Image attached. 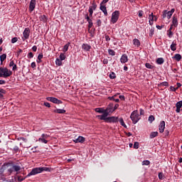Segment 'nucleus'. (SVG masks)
I'll use <instances>...</instances> for the list:
<instances>
[{
  "label": "nucleus",
  "mask_w": 182,
  "mask_h": 182,
  "mask_svg": "<svg viewBox=\"0 0 182 182\" xmlns=\"http://www.w3.org/2000/svg\"><path fill=\"white\" fill-rule=\"evenodd\" d=\"M42 171H50V168H48V167L34 168L27 175V177H31V176H35L36 174H39V173H42Z\"/></svg>",
  "instance_id": "nucleus-1"
},
{
  "label": "nucleus",
  "mask_w": 182,
  "mask_h": 182,
  "mask_svg": "<svg viewBox=\"0 0 182 182\" xmlns=\"http://www.w3.org/2000/svg\"><path fill=\"white\" fill-rule=\"evenodd\" d=\"M14 171H16V173H18V171H21V166L11 163L7 164V174L11 176Z\"/></svg>",
  "instance_id": "nucleus-2"
},
{
  "label": "nucleus",
  "mask_w": 182,
  "mask_h": 182,
  "mask_svg": "<svg viewBox=\"0 0 182 182\" xmlns=\"http://www.w3.org/2000/svg\"><path fill=\"white\" fill-rule=\"evenodd\" d=\"M12 76V71L6 68H0V77H9Z\"/></svg>",
  "instance_id": "nucleus-3"
},
{
  "label": "nucleus",
  "mask_w": 182,
  "mask_h": 182,
  "mask_svg": "<svg viewBox=\"0 0 182 182\" xmlns=\"http://www.w3.org/2000/svg\"><path fill=\"white\" fill-rule=\"evenodd\" d=\"M130 119H132L134 124H136L140 120V115H139V112L137 110H135L132 112Z\"/></svg>",
  "instance_id": "nucleus-4"
},
{
  "label": "nucleus",
  "mask_w": 182,
  "mask_h": 182,
  "mask_svg": "<svg viewBox=\"0 0 182 182\" xmlns=\"http://www.w3.org/2000/svg\"><path fill=\"white\" fill-rule=\"evenodd\" d=\"M176 9H172L171 11L164 10L163 11L162 18L164 19L165 18H167L168 19H170L171 16H173V14H174V11Z\"/></svg>",
  "instance_id": "nucleus-5"
},
{
  "label": "nucleus",
  "mask_w": 182,
  "mask_h": 182,
  "mask_svg": "<svg viewBox=\"0 0 182 182\" xmlns=\"http://www.w3.org/2000/svg\"><path fill=\"white\" fill-rule=\"evenodd\" d=\"M120 15V11H115L112 13V23H116L119 21V16Z\"/></svg>",
  "instance_id": "nucleus-6"
},
{
  "label": "nucleus",
  "mask_w": 182,
  "mask_h": 182,
  "mask_svg": "<svg viewBox=\"0 0 182 182\" xmlns=\"http://www.w3.org/2000/svg\"><path fill=\"white\" fill-rule=\"evenodd\" d=\"M29 35H31V29H29V28H26L23 32V41H25V39H29Z\"/></svg>",
  "instance_id": "nucleus-7"
},
{
  "label": "nucleus",
  "mask_w": 182,
  "mask_h": 182,
  "mask_svg": "<svg viewBox=\"0 0 182 182\" xmlns=\"http://www.w3.org/2000/svg\"><path fill=\"white\" fill-rule=\"evenodd\" d=\"M46 100L48 102H52V103H55L56 105H60L62 104V101L60 100H58V98L56 97H48L46 98Z\"/></svg>",
  "instance_id": "nucleus-8"
},
{
  "label": "nucleus",
  "mask_w": 182,
  "mask_h": 182,
  "mask_svg": "<svg viewBox=\"0 0 182 182\" xmlns=\"http://www.w3.org/2000/svg\"><path fill=\"white\" fill-rule=\"evenodd\" d=\"M119 122V117H108L107 119V123H117Z\"/></svg>",
  "instance_id": "nucleus-9"
},
{
  "label": "nucleus",
  "mask_w": 182,
  "mask_h": 182,
  "mask_svg": "<svg viewBox=\"0 0 182 182\" xmlns=\"http://www.w3.org/2000/svg\"><path fill=\"white\" fill-rule=\"evenodd\" d=\"M10 150H12V151H14V153H18L19 151V147L16 145H15V143L11 142L9 144Z\"/></svg>",
  "instance_id": "nucleus-10"
},
{
  "label": "nucleus",
  "mask_w": 182,
  "mask_h": 182,
  "mask_svg": "<svg viewBox=\"0 0 182 182\" xmlns=\"http://www.w3.org/2000/svg\"><path fill=\"white\" fill-rule=\"evenodd\" d=\"M36 6V0H31L30 5H29L30 12H33Z\"/></svg>",
  "instance_id": "nucleus-11"
},
{
  "label": "nucleus",
  "mask_w": 182,
  "mask_h": 182,
  "mask_svg": "<svg viewBox=\"0 0 182 182\" xmlns=\"http://www.w3.org/2000/svg\"><path fill=\"white\" fill-rule=\"evenodd\" d=\"M164 129H166V122L164 121H162L160 122V124L159 126V132L164 133Z\"/></svg>",
  "instance_id": "nucleus-12"
},
{
  "label": "nucleus",
  "mask_w": 182,
  "mask_h": 182,
  "mask_svg": "<svg viewBox=\"0 0 182 182\" xmlns=\"http://www.w3.org/2000/svg\"><path fill=\"white\" fill-rule=\"evenodd\" d=\"M18 140H22L23 141V143H25L23 144L24 149H29V147H31V145L26 144V143H28V139L26 138L19 137V138H18Z\"/></svg>",
  "instance_id": "nucleus-13"
},
{
  "label": "nucleus",
  "mask_w": 182,
  "mask_h": 182,
  "mask_svg": "<svg viewBox=\"0 0 182 182\" xmlns=\"http://www.w3.org/2000/svg\"><path fill=\"white\" fill-rule=\"evenodd\" d=\"M85 18L87 20V21L89 23L88 29H90L93 26V21H92V19L87 14L85 15Z\"/></svg>",
  "instance_id": "nucleus-14"
},
{
  "label": "nucleus",
  "mask_w": 182,
  "mask_h": 182,
  "mask_svg": "<svg viewBox=\"0 0 182 182\" xmlns=\"http://www.w3.org/2000/svg\"><path fill=\"white\" fill-rule=\"evenodd\" d=\"M100 9H101L105 16H107V9H106V6H105V4L101 3Z\"/></svg>",
  "instance_id": "nucleus-15"
},
{
  "label": "nucleus",
  "mask_w": 182,
  "mask_h": 182,
  "mask_svg": "<svg viewBox=\"0 0 182 182\" xmlns=\"http://www.w3.org/2000/svg\"><path fill=\"white\" fill-rule=\"evenodd\" d=\"M82 48L83 49V50H85L86 52H89V50L92 49V46H90V45L89 44L83 43L82 45Z\"/></svg>",
  "instance_id": "nucleus-16"
},
{
  "label": "nucleus",
  "mask_w": 182,
  "mask_h": 182,
  "mask_svg": "<svg viewBox=\"0 0 182 182\" xmlns=\"http://www.w3.org/2000/svg\"><path fill=\"white\" fill-rule=\"evenodd\" d=\"M85 139L82 136H79L77 139L73 140L74 143H84Z\"/></svg>",
  "instance_id": "nucleus-17"
},
{
  "label": "nucleus",
  "mask_w": 182,
  "mask_h": 182,
  "mask_svg": "<svg viewBox=\"0 0 182 182\" xmlns=\"http://www.w3.org/2000/svg\"><path fill=\"white\" fill-rule=\"evenodd\" d=\"M120 60L121 63H127V62L129 60L127 55L123 54L120 58Z\"/></svg>",
  "instance_id": "nucleus-18"
},
{
  "label": "nucleus",
  "mask_w": 182,
  "mask_h": 182,
  "mask_svg": "<svg viewBox=\"0 0 182 182\" xmlns=\"http://www.w3.org/2000/svg\"><path fill=\"white\" fill-rule=\"evenodd\" d=\"M105 110L109 112L110 113H113V112H114L113 103H110Z\"/></svg>",
  "instance_id": "nucleus-19"
},
{
  "label": "nucleus",
  "mask_w": 182,
  "mask_h": 182,
  "mask_svg": "<svg viewBox=\"0 0 182 182\" xmlns=\"http://www.w3.org/2000/svg\"><path fill=\"white\" fill-rule=\"evenodd\" d=\"M178 25V21H177V18L176 16H173L172 20V26H174V28H177Z\"/></svg>",
  "instance_id": "nucleus-20"
},
{
  "label": "nucleus",
  "mask_w": 182,
  "mask_h": 182,
  "mask_svg": "<svg viewBox=\"0 0 182 182\" xmlns=\"http://www.w3.org/2000/svg\"><path fill=\"white\" fill-rule=\"evenodd\" d=\"M149 25L151 26L153 25V22H154V15H153V13L149 15Z\"/></svg>",
  "instance_id": "nucleus-21"
},
{
  "label": "nucleus",
  "mask_w": 182,
  "mask_h": 182,
  "mask_svg": "<svg viewBox=\"0 0 182 182\" xmlns=\"http://www.w3.org/2000/svg\"><path fill=\"white\" fill-rule=\"evenodd\" d=\"M54 113H58V114H65L66 113V110L61 109H56L54 110Z\"/></svg>",
  "instance_id": "nucleus-22"
},
{
  "label": "nucleus",
  "mask_w": 182,
  "mask_h": 182,
  "mask_svg": "<svg viewBox=\"0 0 182 182\" xmlns=\"http://www.w3.org/2000/svg\"><path fill=\"white\" fill-rule=\"evenodd\" d=\"M97 117L100 119V120H105V123L107 122V117H105L103 114L102 115H97Z\"/></svg>",
  "instance_id": "nucleus-23"
},
{
  "label": "nucleus",
  "mask_w": 182,
  "mask_h": 182,
  "mask_svg": "<svg viewBox=\"0 0 182 182\" xmlns=\"http://www.w3.org/2000/svg\"><path fill=\"white\" fill-rule=\"evenodd\" d=\"M171 50H173V52L177 50V43H174V41H173L171 45Z\"/></svg>",
  "instance_id": "nucleus-24"
},
{
  "label": "nucleus",
  "mask_w": 182,
  "mask_h": 182,
  "mask_svg": "<svg viewBox=\"0 0 182 182\" xmlns=\"http://www.w3.org/2000/svg\"><path fill=\"white\" fill-rule=\"evenodd\" d=\"M5 170H8L7 164L1 166V167L0 168V173L2 174V173H4V171H5Z\"/></svg>",
  "instance_id": "nucleus-25"
},
{
  "label": "nucleus",
  "mask_w": 182,
  "mask_h": 182,
  "mask_svg": "<svg viewBox=\"0 0 182 182\" xmlns=\"http://www.w3.org/2000/svg\"><path fill=\"white\" fill-rule=\"evenodd\" d=\"M116 96H117V95H114L112 97H109L108 99L109 100H113L114 102H116V103H119V102H120V100L119 99H115Z\"/></svg>",
  "instance_id": "nucleus-26"
},
{
  "label": "nucleus",
  "mask_w": 182,
  "mask_h": 182,
  "mask_svg": "<svg viewBox=\"0 0 182 182\" xmlns=\"http://www.w3.org/2000/svg\"><path fill=\"white\" fill-rule=\"evenodd\" d=\"M159 136L158 132H153L150 134V139H154V137H157Z\"/></svg>",
  "instance_id": "nucleus-27"
},
{
  "label": "nucleus",
  "mask_w": 182,
  "mask_h": 182,
  "mask_svg": "<svg viewBox=\"0 0 182 182\" xmlns=\"http://www.w3.org/2000/svg\"><path fill=\"white\" fill-rule=\"evenodd\" d=\"M173 59H176L177 62H180L181 60V55L180 54H175V55L173 57Z\"/></svg>",
  "instance_id": "nucleus-28"
},
{
  "label": "nucleus",
  "mask_w": 182,
  "mask_h": 182,
  "mask_svg": "<svg viewBox=\"0 0 182 182\" xmlns=\"http://www.w3.org/2000/svg\"><path fill=\"white\" fill-rule=\"evenodd\" d=\"M133 43H134V45L135 46H137L138 48H139V46H140V41H139V39L134 38V39L133 40Z\"/></svg>",
  "instance_id": "nucleus-29"
},
{
  "label": "nucleus",
  "mask_w": 182,
  "mask_h": 182,
  "mask_svg": "<svg viewBox=\"0 0 182 182\" xmlns=\"http://www.w3.org/2000/svg\"><path fill=\"white\" fill-rule=\"evenodd\" d=\"M156 63L158 65H163L164 63V59L163 58H159L156 60Z\"/></svg>",
  "instance_id": "nucleus-30"
},
{
  "label": "nucleus",
  "mask_w": 182,
  "mask_h": 182,
  "mask_svg": "<svg viewBox=\"0 0 182 182\" xmlns=\"http://www.w3.org/2000/svg\"><path fill=\"white\" fill-rule=\"evenodd\" d=\"M119 123H120L121 126H122L125 129H127V125H126V124L124 123V121L123 120V118L119 119Z\"/></svg>",
  "instance_id": "nucleus-31"
},
{
  "label": "nucleus",
  "mask_w": 182,
  "mask_h": 182,
  "mask_svg": "<svg viewBox=\"0 0 182 182\" xmlns=\"http://www.w3.org/2000/svg\"><path fill=\"white\" fill-rule=\"evenodd\" d=\"M6 59V54H3L0 56L1 64L4 63V60Z\"/></svg>",
  "instance_id": "nucleus-32"
},
{
  "label": "nucleus",
  "mask_w": 182,
  "mask_h": 182,
  "mask_svg": "<svg viewBox=\"0 0 182 182\" xmlns=\"http://www.w3.org/2000/svg\"><path fill=\"white\" fill-rule=\"evenodd\" d=\"M90 8H91L94 11H96V8H97V5L96 4V2L92 1V6H90Z\"/></svg>",
  "instance_id": "nucleus-33"
},
{
  "label": "nucleus",
  "mask_w": 182,
  "mask_h": 182,
  "mask_svg": "<svg viewBox=\"0 0 182 182\" xmlns=\"http://www.w3.org/2000/svg\"><path fill=\"white\" fill-rule=\"evenodd\" d=\"M70 45V43H68L65 44L63 47V52H68V50L69 49V46Z\"/></svg>",
  "instance_id": "nucleus-34"
},
{
  "label": "nucleus",
  "mask_w": 182,
  "mask_h": 182,
  "mask_svg": "<svg viewBox=\"0 0 182 182\" xmlns=\"http://www.w3.org/2000/svg\"><path fill=\"white\" fill-rule=\"evenodd\" d=\"M55 65H57V66H62V60L59 58H57L55 60Z\"/></svg>",
  "instance_id": "nucleus-35"
},
{
  "label": "nucleus",
  "mask_w": 182,
  "mask_h": 182,
  "mask_svg": "<svg viewBox=\"0 0 182 182\" xmlns=\"http://www.w3.org/2000/svg\"><path fill=\"white\" fill-rule=\"evenodd\" d=\"M38 141H41V143H44V144H48V140H46L45 138H39Z\"/></svg>",
  "instance_id": "nucleus-36"
},
{
  "label": "nucleus",
  "mask_w": 182,
  "mask_h": 182,
  "mask_svg": "<svg viewBox=\"0 0 182 182\" xmlns=\"http://www.w3.org/2000/svg\"><path fill=\"white\" fill-rule=\"evenodd\" d=\"M108 53L109 55H111V56H114V55H116V52L112 49L108 50Z\"/></svg>",
  "instance_id": "nucleus-37"
},
{
  "label": "nucleus",
  "mask_w": 182,
  "mask_h": 182,
  "mask_svg": "<svg viewBox=\"0 0 182 182\" xmlns=\"http://www.w3.org/2000/svg\"><path fill=\"white\" fill-rule=\"evenodd\" d=\"M150 165V161L145 160L142 161V166H149Z\"/></svg>",
  "instance_id": "nucleus-38"
},
{
  "label": "nucleus",
  "mask_w": 182,
  "mask_h": 182,
  "mask_svg": "<svg viewBox=\"0 0 182 182\" xmlns=\"http://www.w3.org/2000/svg\"><path fill=\"white\" fill-rule=\"evenodd\" d=\"M93 11H95L93 9H92L91 7H89L88 12L90 13V18L93 16Z\"/></svg>",
  "instance_id": "nucleus-39"
},
{
  "label": "nucleus",
  "mask_w": 182,
  "mask_h": 182,
  "mask_svg": "<svg viewBox=\"0 0 182 182\" xmlns=\"http://www.w3.org/2000/svg\"><path fill=\"white\" fill-rule=\"evenodd\" d=\"M167 35H168V38H173V31L168 30Z\"/></svg>",
  "instance_id": "nucleus-40"
},
{
  "label": "nucleus",
  "mask_w": 182,
  "mask_h": 182,
  "mask_svg": "<svg viewBox=\"0 0 182 182\" xmlns=\"http://www.w3.org/2000/svg\"><path fill=\"white\" fill-rule=\"evenodd\" d=\"M65 59H66V55H65L64 53H60V60H65Z\"/></svg>",
  "instance_id": "nucleus-41"
},
{
  "label": "nucleus",
  "mask_w": 182,
  "mask_h": 182,
  "mask_svg": "<svg viewBox=\"0 0 182 182\" xmlns=\"http://www.w3.org/2000/svg\"><path fill=\"white\" fill-rule=\"evenodd\" d=\"M40 19H41V21H43V22H46V21H47L46 16H45V15L41 16L40 17Z\"/></svg>",
  "instance_id": "nucleus-42"
},
{
  "label": "nucleus",
  "mask_w": 182,
  "mask_h": 182,
  "mask_svg": "<svg viewBox=\"0 0 182 182\" xmlns=\"http://www.w3.org/2000/svg\"><path fill=\"white\" fill-rule=\"evenodd\" d=\"M149 122H150V123H153V122H154V116H153V115L149 116Z\"/></svg>",
  "instance_id": "nucleus-43"
},
{
  "label": "nucleus",
  "mask_w": 182,
  "mask_h": 182,
  "mask_svg": "<svg viewBox=\"0 0 182 182\" xmlns=\"http://www.w3.org/2000/svg\"><path fill=\"white\" fill-rule=\"evenodd\" d=\"M176 107L181 109V107H182V101L178 102L176 105Z\"/></svg>",
  "instance_id": "nucleus-44"
},
{
  "label": "nucleus",
  "mask_w": 182,
  "mask_h": 182,
  "mask_svg": "<svg viewBox=\"0 0 182 182\" xmlns=\"http://www.w3.org/2000/svg\"><path fill=\"white\" fill-rule=\"evenodd\" d=\"M95 112H97V113H103L104 112L102 108H96Z\"/></svg>",
  "instance_id": "nucleus-45"
},
{
  "label": "nucleus",
  "mask_w": 182,
  "mask_h": 182,
  "mask_svg": "<svg viewBox=\"0 0 182 182\" xmlns=\"http://www.w3.org/2000/svg\"><path fill=\"white\" fill-rule=\"evenodd\" d=\"M110 79H116V74L114 73H111L109 74Z\"/></svg>",
  "instance_id": "nucleus-46"
},
{
  "label": "nucleus",
  "mask_w": 182,
  "mask_h": 182,
  "mask_svg": "<svg viewBox=\"0 0 182 182\" xmlns=\"http://www.w3.org/2000/svg\"><path fill=\"white\" fill-rule=\"evenodd\" d=\"M159 180H163V178H164V175L163 174V172H160L159 173Z\"/></svg>",
  "instance_id": "nucleus-47"
},
{
  "label": "nucleus",
  "mask_w": 182,
  "mask_h": 182,
  "mask_svg": "<svg viewBox=\"0 0 182 182\" xmlns=\"http://www.w3.org/2000/svg\"><path fill=\"white\" fill-rule=\"evenodd\" d=\"M153 35H154V28L150 29L149 36L151 38V36H153Z\"/></svg>",
  "instance_id": "nucleus-48"
},
{
  "label": "nucleus",
  "mask_w": 182,
  "mask_h": 182,
  "mask_svg": "<svg viewBox=\"0 0 182 182\" xmlns=\"http://www.w3.org/2000/svg\"><path fill=\"white\" fill-rule=\"evenodd\" d=\"M105 117H107L109 116V113H110L107 109H105L104 112H102Z\"/></svg>",
  "instance_id": "nucleus-49"
},
{
  "label": "nucleus",
  "mask_w": 182,
  "mask_h": 182,
  "mask_svg": "<svg viewBox=\"0 0 182 182\" xmlns=\"http://www.w3.org/2000/svg\"><path fill=\"white\" fill-rule=\"evenodd\" d=\"M16 42H18V38L16 37L11 39V43H16Z\"/></svg>",
  "instance_id": "nucleus-50"
},
{
  "label": "nucleus",
  "mask_w": 182,
  "mask_h": 182,
  "mask_svg": "<svg viewBox=\"0 0 182 182\" xmlns=\"http://www.w3.org/2000/svg\"><path fill=\"white\" fill-rule=\"evenodd\" d=\"M28 59H32V58H33V53L32 52H30L28 54Z\"/></svg>",
  "instance_id": "nucleus-51"
},
{
  "label": "nucleus",
  "mask_w": 182,
  "mask_h": 182,
  "mask_svg": "<svg viewBox=\"0 0 182 182\" xmlns=\"http://www.w3.org/2000/svg\"><path fill=\"white\" fill-rule=\"evenodd\" d=\"M43 58V53H40V54L38 55V60H42Z\"/></svg>",
  "instance_id": "nucleus-52"
},
{
  "label": "nucleus",
  "mask_w": 182,
  "mask_h": 182,
  "mask_svg": "<svg viewBox=\"0 0 182 182\" xmlns=\"http://www.w3.org/2000/svg\"><path fill=\"white\" fill-rule=\"evenodd\" d=\"M97 26H102V21L100 19L97 20Z\"/></svg>",
  "instance_id": "nucleus-53"
},
{
  "label": "nucleus",
  "mask_w": 182,
  "mask_h": 182,
  "mask_svg": "<svg viewBox=\"0 0 182 182\" xmlns=\"http://www.w3.org/2000/svg\"><path fill=\"white\" fill-rule=\"evenodd\" d=\"M177 89H178V87H174L173 86H171L170 87V90L172 91V92H176L177 90Z\"/></svg>",
  "instance_id": "nucleus-54"
},
{
  "label": "nucleus",
  "mask_w": 182,
  "mask_h": 182,
  "mask_svg": "<svg viewBox=\"0 0 182 182\" xmlns=\"http://www.w3.org/2000/svg\"><path fill=\"white\" fill-rule=\"evenodd\" d=\"M134 149H139V142H134Z\"/></svg>",
  "instance_id": "nucleus-55"
},
{
  "label": "nucleus",
  "mask_w": 182,
  "mask_h": 182,
  "mask_svg": "<svg viewBox=\"0 0 182 182\" xmlns=\"http://www.w3.org/2000/svg\"><path fill=\"white\" fill-rule=\"evenodd\" d=\"M145 66H146V68H147V69H151V64L150 63H146L145 64Z\"/></svg>",
  "instance_id": "nucleus-56"
},
{
  "label": "nucleus",
  "mask_w": 182,
  "mask_h": 182,
  "mask_svg": "<svg viewBox=\"0 0 182 182\" xmlns=\"http://www.w3.org/2000/svg\"><path fill=\"white\" fill-rule=\"evenodd\" d=\"M31 66L33 69H35V68H36V63L35 62L31 63Z\"/></svg>",
  "instance_id": "nucleus-57"
},
{
  "label": "nucleus",
  "mask_w": 182,
  "mask_h": 182,
  "mask_svg": "<svg viewBox=\"0 0 182 182\" xmlns=\"http://www.w3.org/2000/svg\"><path fill=\"white\" fill-rule=\"evenodd\" d=\"M22 53V49H18L17 51V58H19V55Z\"/></svg>",
  "instance_id": "nucleus-58"
},
{
  "label": "nucleus",
  "mask_w": 182,
  "mask_h": 182,
  "mask_svg": "<svg viewBox=\"0 0 182 182\" xmlns=\"http://www.w3.org/2000/svg\"><path fill=\"white\" fill-rule=\"evenodd\" d=\"M12 70H18V66L16 65V64H14L12 68Z\"/></svg>",
  "instance_id": "nucleus-59"
},
{
  "label": "nucleus",
  "mask_w": 182,
  "mask_h": 182,
  "mask_svg": "<svg viewBox=\"0 0 182 182\" xmlns=\"http://www.w3.org/2000/svg\"><path fill=\"white\" fill-rule=\"evenodd\" d=\"M41 139H48V134H43L41 135Z\"/></svg>",
  "instance_id": "nucleus-60"
},
{
  "label": "nucleus",
  "mask_w": 182,
  "mask_h": 182,
  "mask_svg": "<svg viewBox=\"0 0 182 182\" xmlns=\"http://www.w3.org/2000/svg\"><path fill=\"white\" fill-rule=\"evenodd\" d=\"M0 93L5 95V93H6V91L2 88H0Z\"/></svg>",
  "instance_id": "nucleus-61"
},
{
  "label": "nucleus",
  "mask_w": 182,
  "mask_h": 182,
  "mask_svg": "<svg viewBox=\"0 0 182 182\" xmlns=\"http://www.w3.org/2000/svg\"><path fill=\"white\" fill-rule=\"evenodd\" d=\"M105 40L107 42H109V41H110V36L105 35Z\"/></svg>",
  "instance_id": "nucleus-62"
},
{
  "label": "nucleus",
  "mask_w": 182,
  "mask_h": 182,
  "mask_svg": "<svg viewBox=\"0 0 182 182\" xmlns=\"http://www.w3.org/2000/svg\"><path fill=\"white\" fill-rule=\"evenodd\" d=\"M44 106L46 107H50V104L49 102H44Z\"/></svg>",
  "instance_id": "nucleus-63"
},
{
  "label": "nucleus",
  "mask_w": 182,
  "mask_h": 182,
  "mask_svg": "<svg viewBox=\"0 0 182 182\" xmlns=\"http://www.w3.org/2000/svg\"><path fill=\"white\" fill-rule=\"evenodd\" d=\"M161 85H162V86H168V82H164L161 83Z\"/></svg>",
  "instance_id": "nucleus-64"
}]
</instances>
